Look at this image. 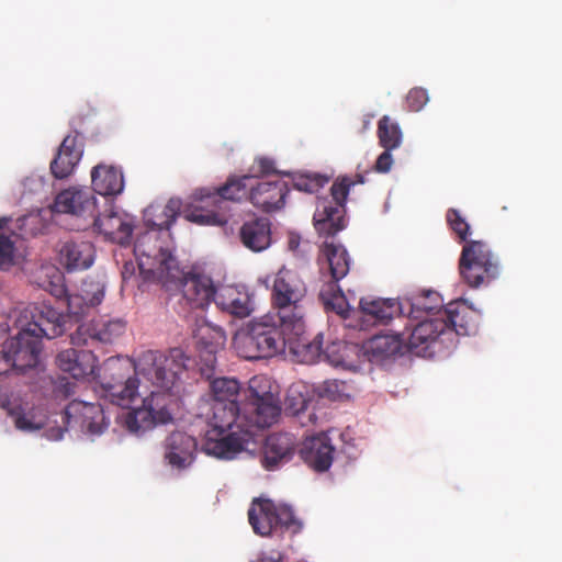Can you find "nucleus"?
<instances>
[{"instance_id": "obj_1", "label": "nucleus", "mask_w": 562, "mask_h": 562, "mask_svg": "<svg viewBox=\"0 0 562 562\" xmlns=\"http://www.w3.org/2000/svg\"><path fill=\"white\" fill-rule=\"evenodd\" d=\"M104 369L109 372L111 381L114 384L123 386H177L178 384L191 385L201 380L193 379L184 381L182 375L189 378V369L175 357H167L160 351L146 350L142 352L136 360L131 358H110L104 362ZM200 375L206 379L213 376L212 368H202L199 371H192L191 374Z\"/></svg>"}, {"instance_id": "obj_2", "label": "nucleus", "mask_w": 562, "mask_h": 562, "mask_svg": "<svg viewBox=\"0 0 562 562\" xmlns=\"http://www.w3.org/2000/svg\"><path fill=\"white\" fill-rule=\"evenodd\" d=\"M99 396L110 403L128 409L124 424L130 432L138 434L157 424L172 420L170 406L175 402L171 389H158L148 396L138 389H99Z\"/></svg>"}, {"instance_id": "obj_3", "label": "nucleus", "mask_w": 562, "mask_h": 562, "mask_svg": "<svg viewBox=\"0 0 562 562\" xmlns=\"http://www.w3.org/2000/svg\"><path fill=\"white\" fill-rule=\"evenodd\" d=\"M71 389H32L25 395L27 400L0 389V408L14 416L15 427L20 430H37L45 426L48 414L56 413L70 395Z\"/></svg>"}, {"instance_id": "obj_4", "label": "nucleus", "mask_w": 562, "mask_h": 562, "mask_svg": "<svg viewBox=\"0 0 562 562\" xmlns=\"http://www.w3.org/2000/svg\"><path fill=\"white\" fill-rule=\"evenodd\" d=\"M252 180V176L234 177L214 191L201 189L196 193L200 204L184 212L186 220L198 225H226L229 220L228 202L249 199Z\"/></svg>"}, {"instance_id": "obj_5", "label": "nucleus", "mask_w": 562, "mask_h": 562, "mask_svg": "<svg viewBox=\"0 0 562 562\" xmlns=\"http://www.w3.org/2000/svg\"><path fill=\"white\" fill-rule=\"evenodd\" d=\"M271 304L279 325L299 335L305 327L307 288L302 278L289 269H280L273 278Z\"/></svg>"}, {"instance_id": "obj_6", "label": "nucleus", "mask_w": 562, "mask_h": 562, "mask_svg": "<svg viewBox=\"0 0 562 562\" xmlns=\"http://www.w3.org/2000/svg\"><path fill=\"white\" fill-rule=\"evenodd\" d=\"M134 254L140 270L156 271L161 279L165 274L178 277L179 265L172 255V237L168 229L147 227L138 234Z\"/></svg>"}, {"instance_id": "obj_7", "label": "nucleus", "mask_w": 562, "mask_h": 562, "mask_svg": "<svg viewBox=\"0 0 562 562\" xmlns=\"http://www.w3.org/2000/svg\"><path fill=\"white\" fill-rule=\"evenodd\" d=\"M239 355L249 360L269 358L283 350L289 341V330L271 323L269 316L251 321L247 329L236 336Z\"/></svg>"}, {"instance_id": "obj_8", "label": "nucleus", "mask_w": 562, "mask_h": 562, "mask_svg": "<svg viewBox=\"0 0 562 562\" xmlns=\"http://www.w3.org/2000/svg\"><path fill=\"white\" fill-rule=\"evenodd\" d=\"M192 333L196 346L210 355L205 363L198 367H190L183 361V355L180 351L172 352L169 357H175L179 362L183 363L189 369L190 373L192 371H199L202 368H212L213 376L211 379H206L205 376L202 378L200 373H196L195 375L190 374L189 378L184 374L182 375V379L184 381H192L193 379L201 380V382H193L190 386L193 384L203 383H207L209 386H228L231 383H233L234 386H239L236 379L220 376L216 374L214 368V355L218 349L224 347L227 339L225 330L222 327L207 322L206 319H198ZM186 385L189 386L188 384Z\"/></svg>"}, {"instance_id": "obj_9", "label": "nucleus", "mask_w": 562, "mask_h": 562, "mask_svg": "<svg viewBox=\"0 0 562 562\" xmlns=\"http://www.w3.org/2000/svg\"><path fill=\"white\" fill-rule=\"evenodd\" d=\"M248 520L254 532L260 537H271L277 532L294 536L304 527L290 505L266 498L254 499L248 509Z\"/></svg>"}, {"instance_id": "obj_10", "label": "nucleus", "mask_w": 562, "mask_h": 562, "mask_svg": "<svg viewBox=\"0 0 562 562\" xmlns=\"http://www.w3.org/2000/svg\"><path fill=\"white\" fill-rule=\"evenodd\" d=\"M459 272L464 283L477 289L495 281L501 276L502 266L498 256L492 251L487 243L470 240L462 248Z\"/></svg>"}, {"instance_id": "obj_11", "label": "nucleus", "mask_w": 562, "mask_h": 562, "mask_svg": "<svg viewBox=\"0 0 562 562\" xmlns=\"http://www.w3.org/2000/svg\"><path fill=\"white\" fill-rule=\"evenodd\" d=\"M364 175L357 173L353 178L348 176L338 177L330 188L331 201L324 198L318 200L313 216L315 229L319 235L331 237L346 227V201L350 188L364 183Z\"/></svg>"}, {"instance_id": "obj_12", "label": "nucleus", "mask_w": 562, "mask_h": 562, "mask_svg": "<svg viewBox=\"0 0 562 562\" xmlns=\"http://www.w3.org/2000/svg\"><path fill=\"white\" fill-rule=\"evenodd\" d=\"M405 327L411 330L407 337L408 348L417 356L432 358L453 346V333L445 323L440 311L434 316L408 322Z\"/></svg>"}, {"instance_id": "obj_13", "label": "nucleus", "mask_w": 562, "mask_h": 562, "mask_svg": "<svg viewBox=\"0 0 562 562\" xmlns=\"http://www.w3.org/2000/svg\"><path fill=\"white\" fill-rule=\"evenodd\" d=\"M43 341L30 329L21 328L0 350V375L22 374L40 366Z\"/></svg>"}, {"instance_id": "obj_14", "label": "nucleus", "mask_w": 562, "mask_h": 562, "mask_svg": "<svg viewBox=\"0 0 562 562\" xmlns=\"http://www.w3.org/2000/svg\"><path fill=\"white\" fill-rule=\"evenodd\" d=\"M65 428H58L55 439H60L68 428L77 427L80 431L89 435H101L109 426L104 407L100 403H89L74 400L66 405L63 412Z\"/></svg>"}, {"instance_id": "obj_15", "label": "nucleus", "mask_w": 562, "mask_h": 562, "mask_svg": "<svg viewBox=\"0 0 562 562\" xmlns=\"http://www.w3.org/2000/svg\"><path fill=\"white\" fill-rule=\"evenodd\" d=\"M255 431L251 427L236 425L233 429H211L206 432L203 450L206 454L218 459L231 460L239 452L248 449L255 442Z\"/></svg>"}, {"instance_id": "obj_16", "label": "nucleus", "mask_w": 562, "mask_h": 562, "mask_svg": "<svg viewBox=\"0 0 562 562\" xmlns=\"http://www.w3.org/2000/svg\"><path fill=\"white\" fill-rule=\"evenodd\" d=\"M243 389H211L210 393V424L212 429H233L243 414Z\"/></svg>"}, {"instance_id": "obj_17", "label": "nucleus", "mask_w": 562, "mask_h": 562, "mask_svg": "<svg viewBox=\"0 0 562 562\" xmlns=\"http://www.w3.org/2000/svg\"><path fill=\"white\" fill-rule=\"evenodd\" d=\"M243 416L245 420L257 428L270 427L280 416L281 405L279 396L270 391L259 395L257 389H243Z\"/></svg>"}, {"instance_id": "obj_18", "label": "nucleus", "mask_w": 562, "mask_h": 562, "mask_svg": "<svg viewBox=\"0 0 562 562\" xmlns=\"http://www.w3.org/2000/svg\"><path fill=\"white\" fill-rule=\"evenodd\" d=\"M98 358L92 350L68 348L55 357L56 367L81 383L95 382L99 376Z\"/></svg>"}, {"instance_id": "obj_19", "label": "nucleus", "mask_w": 562, "mask_h": 562, "mask_svg": "<svg viewBox=\"0 0 562 562\" xmlns=\"http://www.w3.org/2000/svg\"><path fill=\"white\" fill-rule=\"evenodd\" d=\"M161 280L168 284L175 283L180 288L182 297L192 308L203 310L212 301L215 302L217 291L214 288L213 281L210 277L204 274H188L183 276L179 269V276L172 277L165 274Z\"/></svg>"}, {"instance_id": "obj_20", "label": "nucleus", "mask_w": 562, "mask_h": 562, "mask_svg": "<svg viewBox=\"0 0 562 562\" xmlns=\"http://www.w3.org/2000/svg\"><path fill=\"white\" fill-rule=\"evenodd\" d=\"M125 328L122 319H92L77 327L70 335V342L76 347L92 346L94 342L111 344L124 334Z\"/></svg>"}, {"instance_id": "obj_21", "label": "nucleus", "mask_w": 562, "mask_h": 562, "mask_svg": "<svg viewBox=\"0 0 562 562\" xmlns=\"http://www.w3.org/2000/svg\"><path fill=\"white\" fill-rule=\"evenodd\" d=\"M54 211L66 213L89 223L97 214V199L88 188L70 187L59 192L54 200Z\"/></svg>"}, {"instance_id": "obj_22", "label": "nucleus", "mask_w": 562, "mask_h": 562, "mask_svg": "<svg viewBox=\"0 0 562 562\" xmlns=\"http://www.w3.org/2000/svg\"><path fill=\"white\" fill-rule=\"evenodd\" d=\"M90 223L102 234L106 239L117 243L120 245H128L131 243L134 223L130 215L115 211L113 205H110L103 213L97 214L91 218Z\"/></svg>"}, {"instance_id": "obj_23", "label": "nucleus", "mask_w": 562, "mask_h": 562, "mask_svg": "<svg viewBox=\"0 0 562 562\" xmlns=\"http://www.w3.org/2000/svg\"><path fill=\"white\" fill-rule=\"evenodd\" d=\"M297 439L289 432L270 434L265 441L261 464L268 471H274L294 457Z\"/></svg>"}, {"instance_id": "obj_24", "label": "nucleus", "mask_w": 562, "mask_h": 562, "mask_svg": "<svg viewBox=\"0 0 562 562\" xmlns=\"http://www.w3.org/2000/svg\"><path fill=\"white\" fill-rule=\"evenodd\" d=\"M66 318L67 316L61 312L48 304L42 303L34 306L32 321L24 328L33 331L42 341L44 337L54 339L61 336L66 330Z\"/></svg>"}, {"instance_id": "obj_25", "label": "nucleus", "mask_w": 562, "mask_h": 562, "mask_svg": "<svg viewBox=\"0 0 562 562\" xmlns=\"http://www.w3.org/2000/svg\"><path fill=\"white\" fill-rule=\"evenodd\" d=\"M335 447L326 432L307 437L299 449L301 459L314 471L326 472L334 461Z\"/></svg>"}, {"instance_id": "obj_26", "label": "nucleus", "mask_w": 562, "mask_h": 562, "mask_svg": "<svg viewBox=\"0 0 562 562\" xmlns=\"http://www.w3.org/2000/svg\"><path fill=\"white\" fill-rule=\"evenodd\" d=\"M83 155V137L80 133L67 135L50 162V172L56 179H66L75 170Z\"/></svg>"}, {"instance_id": "obj_27", "label": "nucleus", "mask_w": 562, "mask_h": 562, "mask_svg": "<svg viewBox=\"0 0 562 562\" xmlns=\"http://www.w3.org/2000/svg\"><path fill=\"white\" fill-rule=\"evenodd\" d=\"M439 311H443L442 299L434 290L413 292L400 301V314L407 316L408 322L434 316Z\"/></svg>"}, {"instance_id": "obj_28", "label": "nucleus", "mask_w": 562, "mask_h": 562, "mask_svg": "<svg viewBox=\"0 0 562 562\" xmlns=\"http://www.w3.org/2000/svg\"><path fill=\"white\" fill-rule=\"evenodd\" d=\"M196 448L195 438L182 431H175L164 441V459L172 468L182 470L192 464Z\"/></svg>"}, {"instance_id": "obj_29", "label": "nucleus", "mask_w": 562, "mask_h": 562, "mask_svg": "<svg viewBox=\"0 0 562 562\" xmlns=\"http://www.w3.org/2000/svg\"><path fill=\"white\" fill-rule=\"evenodd\" d=\"M289 187L285 181L266 180L252 184L249 191V200L254 206L263 212H272L281 209L285 203Z\"/></svg>"}, {"instance_id": "obj_30", "label": "nucleus", "mask_w": 562, "mask_h": 562, "mask_svg": "<svg viewBox=\"0 0 562 562\" xmlns=\"http://www.w3.org/2000/svg\"><path fill=\"white\" fill-rule=\"evenodd\" d=\"M271 222L267 217L256 216L245 221L238 231L241 245L252 252H262L272 243Z\"/></svg>"}, {"instance_id": "obj_31", "label": "nucleus", "mask_w": 562, "mask_h": 562, "mask_svg": "<svg viewBox=\"0 0 562 562\" xmlns=\"http://www.w3.org/2000/svg\"><path fill=\"white\" fill-rule=\"evenodd\" d=\"M215 304L220 310L238 318L249 316L255 310L249 292L245 288L235 285L220 288L215 296Z\"/></svg>"}, {"instance_id": "obj_32", "label": "nucleus", "mask_w": 562, "mask_h": 562, "mask_svg": "<svg viewBox=\"0 0 562 562\" xmlns=\"http://www.w3.org/2000/svg\"><path fill=\"white\" fill-rule=\"evenodd\" d=\"M318 261L322 270L328 271L329 282L336 283L348 274L351 265V258L347 249L342 245L333 241H325L322 245Z\"/></svg>"}, {"instance_id": "obj_33", "label": "nucleus", "mask_w": 562, "mask_h": 562, "mask_svg": "<svg viewBox=\"0 0 562 562\" xmlns=\"http://www.w3.org/2000/svg\"><path fill=\"white\" fill-rule=\"evenodd\" d=\"M94 260V247L90 241H65L59 249V261L68 270L88 269Z\"/></svg>"}, {"instance_id": "obj_34", "label": "nucleus", "mask_w": 562, "mask_h": 562, "mask_svg": "<svg viewBox=\"0 0 562 562\" xmlns=\"http://www.w3.org/2000/svg\"><path fill=\"white\" fill-rule=\"evenodd\" d=\"M93 191L100 195H117L124 189V178L114 166L100 164L91 171Z\"/></svg>"}, {"instance_id": "obj_35", "label": "nucleus", "mask_w": 562, "mask_h": 562, "mask_svg": "<svg viewBox=\"0 0 562 562\" xmlns=\"http://www.w3.org/2000/svg\"><path fill=\"white\" fill-rule=\"evenodd\" d=\"M472 314V311L461 302H451L440 311L445 323L453 333V344L457 336L470 335L474 329Z\"/></svg>"}, {"instance_id": "obj_36", "label": "nucleus", "mask_w": 562, "mask_h": 562, "mask_svg": "<svg viewBox=\"0 0 562 562\" xmlns=\"http://www.w3.org/2000/svg\"><path fill=\"white\" fill-rule=\"evenodd\" d=\"M180 209L181 201L178 199H170L165 205L150 204L144 211L146 227H157L170 232V226L179 215Z\"/></svg>"}, {"instance_id": "obj_37", "label": "nucleus", "mask_w": 562, "mask_h": 562, "mask_svg": "<svg viewBox=\"0 0 562 562\" xmlns=\"http://www.w3.org/2000/svg\"><path fill=\"white\" fill-rule=\"evenodd\" d=\"M303 334L304 329L299 335L289 331V341L286 342V346L297 358V361L302 363H312L318 358L324 357V351L322 349V334H318L312 341L304 339L302 337Z\"/></svg>"}, {"instance_id": "obj_38", "label": "nucleus", "mask_w": 562, "mask_h": 562, "mask_svg": "<svg viewBox=\"0 0 562 562\" xmlns=\"http://www.w3.org/2000/svg\"><path fill=\"white\" fill-rule=\"evenodd\" d=\"M359 306L364 315L371 316L374 322L386 324L394 315L400 313V302L382 299H361Z\"/></svg>"}, {"instance_id": "obj_39", "label": "nucleus", "mask_w": 562, "mask_h": 562, "mask_svg": "<svg viewBox=\"0 0 562 562\" xmlns=\"http://www.w3.org/2000/svg\"><path fill=\"white\" fill-rule=\"evenodd\" d=\"M356 345L346 341H333L324 350V358L334 367L347 370H356V366L349 361L350 355L357 353Z\"/></svg>"}, {"instance_id": "obj_40", "label": "nucleus", "mask_w": 562, "mask_h": 562, "mask_svg": "<svg viewBox=\"0 0 562 562\" xmlns=\"http://www.w3.org/2000/svg\"><path fill=\"white\" fill-rule=\"evenodd\" d=\"M319 299L323 302L325 310L333 311L344 317L348 313L347 300L336 282H327L319 291Z\"/></svg>"}, {"instance_id": "obj_41", "label": "nucleus", "mask_w": 562, "mask_h": 562, "mask_svg": "<svg viewBox=\"0 0 562 562\" xmlns=\"http://www.w3.org/2000/svg\"><path fill=\"white\" fill-rule=\"evenodd\" d=\"M379 144L384 149H396L401 146L403 134L400 125L390 116L383 115L378 122Z\"/></svg>"}, {"instance_id": "obj_42", "label": "nucleus", "mask_w": 562, "mask_h": 562, "mask_svg": "<svg viewBox=\"0 0 562 562\" xmlns=\"http://www.w3.org/2000/svg\"><path fill=\"white\" fill-rule=\"evenodd\" d=\"M400 350L401 340L390 335H376L369 340L367 346V351L379 359L395 356Z\"/></svg>"}, {"instance_id": "obj_43", "label": "nucleus", "mask_w": 562, "mask_h": 562, "mask_svg": "<svg viewBox=\"0 0 562 562\" xmlns=\"http://www.w3.org/2000/svg\"><path fill=\"white\" fill-rule=\"evenodd\" d=\"M328 180V177L319 173H297L292 179V186L299 191L315 193L323 188Z\"/></svg>"}, {"instance_id": "obj_44", "label": "nucleus", "mask_w": 562, "mask_h": 562, "mask_svg": "<svg viewBox=\"0 0 562 562\" xmlns=\"http://www.w3.org/2000/svg\"><path fill=\"white\" fill-rule=\"evenodd\" d=\"M91 290L85 289L83 295L81 296H70L68 299V307L69 311L74 314H79V312L74 311V306L79 304L82 301L88 307H94L99 305L104 299V286L100 283H91Z\"/></svg>"}, {"instance_id": "obj_45", "label": "nucleus", "mask_w": 562, "mask_h": 562, "mask_svg": "<svg viewBox=\"0 0 562 562\" xmlns=\"http://www.w3.org/2000/svg\"><path fill=\"white\" fill-rule=\"evenodd\" d=\"M447 223L450 229L458 236L460 241L467 244L470 235V225L461 213L456 209H449L446 214Z\"/></svg>"}, {"instance_id": "obj_46", "label": "nucleus", "mask_w": 562, "mask_h": 562, "mask_svg": "<svg viewBox=\"0 0 562 562\" xmlns=\"http://www.w3.org/2000/svg\"><path fill=\"white\" fill-rule=\"evenodd\" d=\"M310 400L300 391V389H288L284 398V409L286 413L295 416L307 408Z\"/></svg>"}, {"instance_id": "obj_47", "label": "nucleus", "mask_w": 562, "mask_h": 562, "mask_svg": "<svg viewBox=\"0 0 562 562\" xmlns=\"http://www.w3.org/2000/svg\"><path fill=\"white\" fill-rule=\"evenodd\" d=\"M8 218H0V229L7 225ZM15 246L11 236L0 233V262L2 265H11L13 262Z\"/></svg>"}, {"instance_id": "obj_48", "label": "nucleus", "mask_w": 562, "mask_h": 562, "mask_svg": "<svg viewBox=\"0 0 562 562\" xmlns=\"http://www.w3.org/2000/svg\"><path fill=\"white\" fill-rule=\"evenodd\" d=\"M406 102L411 111L418 112L428 102V93L423 88H413L406 97Z\"/></svg>"}, {"instance_id": "obj_49", "label": "nucleus", "mask_w": 562, "mask_h": 562, "mask_svg": "<svg viewBox=\"0 0 562 562\" xmlns=\"http://www.w3.org/2000/svg\"><path fill=\"white\" fill-rule=\"evenodd\" d=\"M393 149H384L382 154L375 160L373 170L380 173H386L391 170L393 165L392 151Z\"/></svg>"}, {"instance_id": "obj_50", "label": "nucleus", "mask_w": 562, "mask_h": 562, "mask_svg": "<svg viewBox=\"0 0 562 562\" xmlns=\"http://www.w3.org/2000/svg\"><path fill=\"white\" fill-rule=\"evenodd\" d=\"M274 171L273 161L267 157H260L255 160V164L251 167V172L254 179L259 175H268Z\"/></svg>"}, {"instance_id": "obj_51", "label": "nucleus", "mask_w": 562, "mask_h": 562, "mask_svg": "<svg viewBox=\"0 0 562 562\" xmlns=\"http://www.w3.org/2000/svg\"><path fill=\"white\" fill-rule=\"evenodd\" d=\"M318 396L322 398H327L329 401L336 402V401H345L349 398L348 394H345L340 392L339 389H319Z\"/></svg>"}, {"instance_id": "obj_52", "label": "nucleus", "mask_w": 562, "mask_h": 562, "mask_svg": "<svg viewBox=\"0 0 562 562\" xmlns=\"http://www.w3.org/2000/svg\"><path fill=\"white\" fill-rule=\"evenodd\" d=\"M134 273V266L133 263H125L124 267H123V270H122V277L124 280H126L127 278L132 277Z\"/></svg>"}, {"instance_id": "obj_53", "label": "nucleus", "mask_w": 562, "mask_h": 562, "mask_svg": "<svg viewBox=\"0 0 562 562\" xmlns=\"http://www.w3.org/2000/svg\"><path fill=\"white\" fill-rule=\"evenodd\" d=\"M255 562H282L281 558L262 557L257 559Z\"/></svg>"}, {"instance_id": "obj_54", "label": "nucleus", "mask_w": 562, "mask_h": 562, "mask_svg": "<svg viewBox=\"0 0 562 562\" xmlns=\"http://www.w3.org/2000/svg\"><path fill=\"white\" fill-rule=\"evenodd\" d=\"M5 330L0 326V342L4 339Z\"/></svg>"}, {"instance_id": "obj_55", "label": "nucleus", "mask_w": 562, "mask_h": 562, "mask_svg": "<svg viewBox=\"0 0 562 562\" xmlns=\"http://www.w3.org/2000/svg\"><path fill=\"white\" fill-rule=\"evenodd\" d=\"M58 386H63V387L70 386V383L69 382L60 383Z\"/></svg>"}, {"instance_id": "obj_56", "label": "nucleus", "mask_w": 562, "mask_h": 562, "mask_svg": "<svg viewBox=\"0 0 562 562\" xmlns=\"http://www.w3.org/2000/svg\"><path fill=\"white\" fill-rule=\"evenodd\" d=\"M100 386L105 387V386H113V385L111 383H108V384H101Z\"/></svg>"}, {"instance_id": "obj_57", "label": "nucleus", "mask_w": 562, "mask_h": 562, "mask_svg": "<svg viewBox=\"0 0 562 562\" xmlns=\"http://www.w3.org/2000/svg\"><path fill=\"white\" fill-rule=\"evenodd\" d=\"M257 380V378H254L250 383L255 382ZM249 387H252V384H249Z\"/></svg>"}, {"instance_id": "obj_58", "label": "nucleus", "mask_w": 562, "mask_h": 562, "mask_svg": "<svg viewBox=\"0 0 562 562\" xmlns=\"http://www.w3.org/2000/svg\"><path fill=\"white\" fill-rule=\"evenodd\" d=\"M324 386H325V387L330 386V385H329V383H328V381H326V382L324 383Z\"/></svg>"}, {"instance_id": "obj_59", "label": "nucleus", "mask_w": 562, "mask_h": 562, "mask_svg": "<svg viewBox=\"0 0 562 562\" xmlns=\"http://www.w3.org/2000/svg\"><path fill=\"white\" fill-rule=\"evenodd\" d=\"M368 125H369V121H366V122H364V128H367V127H368Z\"/></svg>"}]
</instances>
